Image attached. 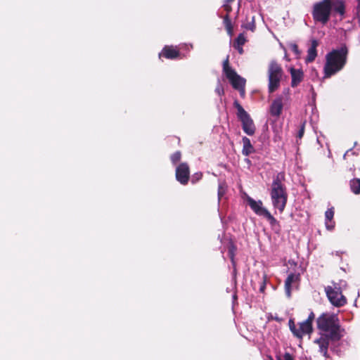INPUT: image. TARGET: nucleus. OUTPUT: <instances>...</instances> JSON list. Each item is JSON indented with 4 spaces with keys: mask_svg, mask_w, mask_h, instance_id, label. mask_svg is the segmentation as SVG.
Masks as SVG:
<instances>
[{
    "mask_svg": "<svg viewBox=\"0 0 360 360\" xmlns=\"http://www.w3.org/2000/svg\"><path fill=\"white\" fill-rule=\"evenodd\" d=\"M316 322L321 336L314 340V342L319 345V352L328 358L330 342L340 340L344 336L345 329L342 328L340 319L335 314L322 313Z\"/></svg>",
    "mask_w": 360,
    "mask_h": 360,
    "instance_id": "obj_1",
    "label": "nucleus"
},
{
    "mask_svg": "<svg viewBox=\"0 0 360 360\" xmlns=\"http://www.w3.org/2000/svg\"><path fill=\"white\" fill-rule=\"evenodd\" d=\"M348 49L346 46L334 49L327 53L326 63L323 68L324 78H329L340 71L346 64Z\"/></svg>",
    "mask_w": 360,
    "mask_h": 360,
    "instance_id": "obj_2",
    "label": "nucleus"
},
{
    "mask_svg": "<svg viewBox=\"0 0 360 360\" xmlns=\"http://www.w3.org/2000/svg\"><path fill=\"white\" fill-rule=\"evenodd\" d=\"M285 179L283 172L278 173L274 178L270 191L273 207L277 209L280 213L284 211L288 202L287 188L283 184Z\"/></svg>",
    "mask_w": 360,
    "mask_h": 360,
    "instance_id": "obj_3",
    "label": "nucleus"
},
{
    "mask_svg": "<svg viewBox=\"0 0 360 360\" xmlns=\"http://www.w3.org/2000/svg\"><path fill=\"white\" fill-rule=\"evenodd\" d=\"M283 74L284 72L280 63L274 60L269 63L267 70L269 93H274L280 87Z\"/></svg>",
    "mask_w": 360,
    "mask_h": 360,
    "instance_id": "obj_4",
    "label": "nucleus"
},
{
    "mask_svg": "<svg viewBox=\"0 0 360 360\" xmlns=\"http://www.w3.org/2000/svg\"><path fill=\"white\" fill-rule=\"evenodd\" d=\"M333 11V0H322L314 4L312 17L315 22L326 25Z\"/></svg>",
    "mask_w": 360,
    "mask_h": 360,
    "instance_id": "obj_5",
    "label": "nucleus"
},
{
    "mask_svg": "<svg viewBox=\"0 0 360 360\" xmlns=\"http://www.w3.org/2000/svg\"><path fill=\"white\" fill-rule=\"evenodd\" d=\"M233 106L237 110L236 115L241 122L243 131L249 136H252L256 131L253 120L237 100L233 102Z\"/></svg>",
    "mask_w": 360,
    "mask_h": 360,
    "instance_id": "obj_6",
    "label": "nucleus"
},
{
    "mask_svg": "<svg viewBox=\"0 0 360 360\" xmlns=\"http://www.w3.org/2000/svg\"><path fill=\"white\" fill-rule=\"evenodd\" d=\"M223 72L233 89L237 90L242 88V86H245V79L238 75L235 70L230 67L229 56L223 62Z\"/></svg>",
    "mask_w": 360,
    "mask_h": 360,
    "instance_id": "obj_7",
    "label": "nucleus"
},
{
    "mask_svg": "<svg viewBox=\"0 0 360 360\" xmlns=\"http://www.w3.org/2000/svg\"><path fill=\"white\" fill-rule=\"evenodd\" d=\"M325 292L330 302L336 307H341L347 304V298L342 295L340 287L328 285Z\"/></svg>",
    "mask_w": 360,
    "mask_h": 360,
    "instance_id": "obj_8",
    "label": "nucleus"
},
{
    "mask_svg": "<svg viewBox=\"0 0 360 360\" xmlns=\"http://www.w3.org/2000/svg\"><path fill=\"white\" fill-rule=\"evenodd\" d=\"M284 95H278L275 99H274L269 106V113L271 116L274 117H279L283 112L285 101H288L289 98V89H287L283 91Z\"/></svg>",
    "mask_w": 360,
    "mask_h": 360,
    "instance_id": "obj_9",
    "label": "nucleus"
},
{
    "mask_svg": "<svg viewBox=\"0 0 360 360\" xmlns=\"http://www.w3.org/2000/svg\"><path fill=\"white\" fill-rule=\"evenodd\" d=\"M175 177L181 185H187L190 179V167L187 162H181L175 170Z\"/></svg>",
    "mask_w": 360,
    "mask_h": 360,
    "instance_id": "obj_10",
    "label": "nucleus"
},
{
    "mask_svg": "<svg viewBox=\"0 0 360 360\" xmlns=\"http://www.w3.org/2000/svg\"><path fill=\"white\" fill-rule=\"evenodd\" d=\"M181 53L176 46L166 45L159 53V58H165L169 60H175L179 58Z\"/></svg>",
    "mask_w": 360,
    "mask_h": 360,
    "instance_id": "obj_11",
    "label": "nucleus"
},
{
    "mask_svg": "<svg viewBox=\"0 0 360 360\" xmlns=\"http://www.w3.org/2000/svg\"><path fill=\"white\" fill-rule=\"evenodd\" d=\"M246 200L250 208L256 214L264 217L268 212V210L263 207V203L261 200L256 201L250 196H247Z\"/></svg>",
    "mask_w": 360,
    "mask_h": 360,
    "instance_id": "obj_12",
    "label": "nucleus"
},
{
    "mask_svg": "<svg viewBox=\"0 0 360 360\" xmlns=\"http://www.w3.org/2000/svg\"><path fill=\"white\" fill-rule=\"evenodd\" d=\"M299 328H297L295 337L300 340H302L305 335H311L313 333V325L304 321L298 323Z\"/></svg>",
    "mask_w": 360,
    "mask_h": 360,
    "instance_id": "obj_13",
    "label": "nucleus"
},
{
    "mask_svg": "<svg viewBox=\"0 0 360 360\" xmlns=\"http://www.w3.org/2000/svg\"><path fill=\"white\" fill-rule=\"evenodd\" d=\"M290 72L291 75V86L296 87L297 86L300 82L304 79V72L301 69H295L294 68H290Z\"/></svg>",
    "mask_w": 360,
    "mask_h": 360,
    "instance_id": "obj_14",
    "label": "nucleus"
},
{
    "mask_svg": "<svg viewBox=\"0 0 360 360\" xmlns=\"http://www.w3.org/2000/svg\"><path fill=\"white\" fill-rule=\"evenodd\" d=\"M334 214V207L328 208L325 212V225L328 231H332L335 228V222L333 220Z\"/></svg>",
    "mask_w": 360,
    "mask_h": 360,
    "instance_id": "obj_15",
    "label": "nucleus"
},
{
    "mask_svg": "<svg viewBox=\"0 0 360 360\" xmlns=\"http://www.w3.org/2000/svg\"><path fill=\"white\" fill-rule=\"evenodd\" d=\"M319 46V42L316 39L311 40V47L307 51V56L305 58V62L312 63L317 56V50L316 48Z\"/></svg>",
    "mask_w": 360,
    "mask_h": 360,
    "instance_id": "obj_16",
    "label": "nucleus"
},
{
    "mask_svg": "<svg viewBox=\"0 0 360 360\" xmlns=\"http://www.w3.org/2000/svg\"><path fill=\"white\" fill-rule=\"evenodd\" d=\"M299 279V275H296L293 273L290 274L285 281V290L288 297L291 295V285L292 283Z\"/></svg>",
    "mask_w": 360,
    "mask_h": 360,
    "instance_id": "obj_17",
    "label": "nucleus"
},
{
    "mask_svg": "<svg viewBox=\"0 0 360 360\" xmlns=\"http://www.w3.org/2000/svg\"><path fill=\"white\" fill-rule=\"evenodd\" d=\"M242 141L243 145L242 150L243 155L245 156H248L255 152V148L252 145L249 138L244 136L242 139Z\"/></svg>",
    "mask_w": 360,
    "mask_h": 360,
    "instance_id": "obj_18",
    "label": "nucleus"
},
{
    "mask_svg": "<svg viewBox=\"0 0 360 360\" xmlns=\"http://www.w3.org/2000/svg\"><path fill=\"white\" fill-rule=\"evenodd\" d=\"M236 250H237V248H236V245L233 243L231 242L229 244V247H228V255H229V257L231 259V262L235 270H236L235 256H236Z\"/></svg>",
    "mask_w": 360,
    "mask_h": 360,
    "instance_id": "obj_19",
    "label": "nucleus"
},
{
    "mask_svg": "<svg viewBox=\"0 0 360 360\" xmlns=\"http://www.w3.org/2000/svg\"><path fill=\"white\" fill-rule=\"evenodd\" d=\"M333 10L343 15L345 13V3L342 1H333Z\"/></svg>",
    "mask_w": 360,
    "mask_h": 360,
    "instance_id": "obj_20",
    "label": "nucleus"
},
{
    "mask_svg": "<svg viewBox=\"0 0 360 360\" xmlns=\"http://www.w3.org/2000/svg\"><path fill=\"white\" fill-rule=\"evenodd\" d=\"M352 192L356 195L360 194V179L354 178L349 181Z\"/></svg>",
    "mask_w": 360,
    "mask_h": 360,
    "instance_id": "obj_21",
    "label": "nucleus"
},
{
    "mask_svg": "<svg viewBox=\"0 0 360 360\" xmlns=\"http://www.w3.org/2000/svg\"><path fill=\"white\" fill-rule=\"evenodd\" d=\"M264 217L266 219L272 228H274L276 226L280 227L278 221L269 211Z\"/></svg>",
    "mask_w": 360,
    "mask_h": 360,
    "instance_id": "obj_22",
    "label": "nucleus"
},
{
    "mask_svg": "<svg viewBox=\"0 0 360 360\" xmlns=\"http://www.w3.org/2000/svg\"><path fill=\"white\" fill-rule=\"evenodd\" d=\"M223 22H224L225 27H226V29L227 30V32L229 34H231V33L233 32V26H232L231 20V19L229 18V15L228 14H226L224 17Z\"/></svg>",
    "mask_w": 360,
    "mask_h": 360,
    "instance_id": "obj_23",
    "label": "nucleus"
},
{
    "mask_svg": "<svg viewBox=\"0 0 360 360\" xmlns=\"http://www.w3.org/2000/svg\"><path fill=\"white\" fill-rule=\"evenodd\" d=\"M246 42V39L243 33L240 34L234 40L233 46H243Z\"/></svg>",
    "mask_w": 360,
    "mask_h": 360,
    "instance_id": "obj_24",
    "label": "nucleus"
},
{
    "mask_svg": "<svg viewBox=\"0 0 360 360\" xmlns=\"http://www.w3.org/2000/svg\"><path fill=\"white\" fill-rule=\"evenodd\" d=\"M181 159V153L179 150L176 151L170 155V160L173 165H176Z\"/></svg>",
    "mask_w": 360,
    "mask_h": 360,
    "instance_id": "obj_25",
    "label": "nucleus"
},
{
    "mask_svg": "<svg viewBox=\"0 0 360 360\" xmlns=\"http://www.w3.org/2000/svg\"><path fill=\"white\" fill-rule=\"evenodd\" d=\"M289 47L290 49V50L294 52V53L297 56H299L301 53V52L299 50V48H298V46L297 44L295 43H290L289 44Z\"/></svg>",
    "mask_w": 360,
    "mask_h": 360,
    "instance_id": "obj_26",
    "label": "nucleus"
},
{
    "mask_svg": "<svg viewBox=\"0 0 360 360\" xmlns=\"http://www.w3.org/2000/svg\"><path fill=\"white\" fill-rule=\"evenodd\" d=\"M288 326H289L290 330L292 332V333L295 336V334L296 330H297V328H296L295 321H294V320L292 319H290L289 320Z\"/></svg>",
    "mask_w": 360,
    "mask_h": 360,
    "instance_id": "obj_27",
    "label": "nucleus"
},
{
    "mask_svg": "<svg viewBox=\"0 0 360 360\" xmlns=\"http://www.w3.org/2000/svg\"><path fill=\"white\" fill-rule=\"evenodd\" d=\"M245 29L250 30L252 32L255 31V30L256 28V25H255L254 18H252V22H248V24L245 25Z\"/></svg>",
    "mask_w": 360,
    "mask_h": 360,
    "instance_id": "obj_28",
    "label": "nucleus"
},
{
    "mask_svg": "<svg viewBox=\"0 0 360 360\" xmlns=\"http://www.w3.org/2000/svg\"><path fill=\"white\" fill-rule=\"evenodd\" d=\"M315 319V314L313 311H311L310 314L308 316V318L305 320L307 322L311 323L313 325V321Z\"/></svg>",
    "mask_w": 360,
    "mask_h": 360,
    "instance_id": "obj_29",
    "label": "nucleus"
},
{
    "mask_svg": "<svg viewBox=\"0 0 360 360\" xmlns=\"http://www.w3.org/2000/svg\"><path fill=\"white\" fill-rule=\"evenodd\" d=\"M304 124H303L301 127H300V129L297 133V138L298 139H302V136H304Z\"/></svg>",
    "mask_w": 360,
    "mask_h": 360,
    "instance_id": "obj_30",
    "label": "nucleus"
},
{
    "mask_svg": "<svg viewBox=\"0 0 360 360\" xmlns=\"http://www.w3.org/2000/svg\"><path fill=\"white\" fill-rule=\"evenodd\" d=\"M279 360H294V358L290 353L285 352L283 355V359H279Z\"/></svg>",
    "mask_w": 360,
    "mask_h": 360,
    "instance_id": "obj_31",
    "label": "nucleus"
},
{
    "mask_svg": "<svg viewBox=\"0 0 360 360\" xmlns=\"http://www.w3.org/2000/svg\"><path fill=\"white\" fill-rule=\"evenodd\" d=\"M266 276L264 277V280L262 282L261 285H260V287H259V291L261 292H264V290H265V288H266Z\"/></svg>",
    "mask_w": 360,
    "mask_h": 360,
    "instance_id": "obj_32",
    "label": "nucleus"
},
{
    "mask_svg": "<svg viewBox=\"0 0 360 360\" xmlns=\"http://www.w3.org/2000/svg\"><path fill=\"white\" fill-rule=\"evenodd\" d=\"M224 193H225V191H224L223 186L221 185H219V188H218L219 198H220L221 197H222Z\"/></svg>",
    "mask_w": 360,
    "mask_h": 360,
    "instance_id": "obj_33",
    "label": "nucleus"
},
{
    "mask_svg": "<svg viewBox=\"0 0 360 360\" xmlns=\"http://www.w3.org/2000/svg\"><path fill=\"white\" fill-rule=\"evenodd\" d=\"M245 86H242V88H240V89H237L238 91H239V92H240V95L242 97H244V96H245Z\"/></svg>",
    "mask_w": 360,
    "mask_h": 360,
    "instance_id": "obj_34",
    "label": "nucleus"
},
{
    "mask_svg": "<svg viewBox=\"0 0 360 360\" xmlns=\"http://www.w3.org/2000/svg\"><path fill=\"white\" fill-rule=\"evenodd\" d=\"M234 49H236V50H238V53L240 54H243V46H233Z\"/></svg>",
    "mask_w": 360,
    "mask_h": 360,
    "instance_id": "obj_35",
    "label": "nucleus"
},
{
    "mask_svg": "<svg viewBox=\"0 0 360 360\" xmlns=\"http://www.w3.org/2000/svg\"><path fill=\"white\" fill-rule=\"evenodd\" d=\"M274 320H276V321L278 322H281L283 321V319L281 318H279L278 316H275L274 318H273Z\"/></svg>",
    "mask_w": 360,
    "mask_h": 360,
    "instance_id": "obj_36",
    "label": "nucleus"
},
{
    "mask_svg": "<svg viewBox=\"0 0 360 360\" xmlns=\"http://www.w3.org/2000/svg\"><path fill=\"white\" fill-rule=\"evenodd\" d=\"M226 2H228V3H231V2L234 1L235 0H226Z\"/></svg>",
    "mask_w": 360,
    "mask_h": 360,
    "instance_id": "obj_37",
    "label": "nucleus"
}]
</instances>
